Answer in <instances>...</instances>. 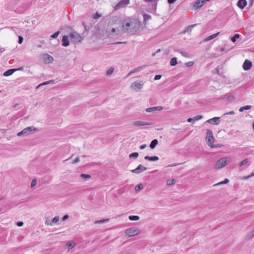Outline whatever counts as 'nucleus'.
Listing matches in <instances>:
<instances>
[{
  "instance_id": "412c9836",
  "label": "nucleus",
  "mask_w": 254,
  "mask_h": 254,
  "mask_svg": "<svg viewBox=\"0 0 254 254\" xmlns=\"http://www.w3.org/2000/svg\"><path fill=\"white\" fill-rule=\"evenodd\" d=\"M219 34H220V32H218V33H216L215 34H212V35L208 36V37H207L205 39L204 41H208L211 40L213 39L214 38H215V37H216Z\"/></svg>"
},
{
  "instance_id": "a878e982",
  "label": "nucleus",
  "mask_w": 254,
  "mask_h": 254,
  "mask_svg": "<svg viewBox=\"0 0 254 254\" xmlns=\"http://www.w3.org/2000/svg\"><path fill=\"white\" fill-rule=\"evenodd\" d=\"M128 219L131 221H136L139 219V217L137 215H130Z\"/></svg>"
},
{
  "instance_id": "cd10ccee",
  "label": "nucleus",
  "mask_w": 254,
  "mask_h": 254,
  "mask_svg": "<svg viewBox=\"0 0 254 254\" xmlns=\"http://www.w3.org/2000/svg\"><path fill=\"white\" fill-rule=\"evenodd\" d=\"M176 51H177L178 52H179V53L181 54V55L185 57H186V58H188L189 57V54L187 53V52H183L182 51H181V50L180 49H178Z\"/></svg>"
},
{
  "instance_id": "a211bd4d",
  "label": "nucleus",
  "mask_w": 254,
  "mask_h": 254,
  "mask_svg": "<svg viewBox=\"0 0 254 254\" xmlns=\"http://www.w3.org/2000/svg\"><path fill=\"white\" fill-rule=\"evenodd\" d=\"M206 142H207V145L211 147H213V145H212V143L214 142V138L213 137V136H211V137H206Z\"/></svg>"
},
{
  "instance_id": "5fc2aeb1",
  "label": "nucleus",
  "mask_w": 254,
  "mask_h": 254,
  "mask_svg": "<svg viewBox=\"0 0 254 254\" xmlns=\"http://www.w3.org/2000/svg\"><path fill=\"white\" fill-rule=\"evenodd\" d=\"M235 113L234 111H230L229 112H226L224 114V116L227 115H234Z\"/></svg>"
},
{
  "instance_id": "5701e85b",
  "label": "nucleus",
  "mask_w": 254,
  "mask_h": 254,
  "mask_svg": "<svg viewBox=\"0 0 254 254\" xmlns=\"http://www.w3.org/2000/svg\"><path fill=\"white\" fill-rule=\"evenodd\" d=\"M143 21L145 23L147 21H148L149 20H150L151 18V16L149 14H146V13L143 14Z\"/></svg>"
},
{
  "instance_id": "f704fd0d",
  "label": "nucleus",
  "mask_w": 254,
  "mask_h": 254,
  "mask_svg": "<svg viewBox=\"0 0 254 254\" xmlns=\"http://www.w3.org/2000/svg\"><path fill=\"white\" fill-rule=\"evenodd\" d=\"M114 71V67H110L106 71V74L107 75H110Z\"/></svg>"
},
{
  "instance_id": "37998d69",
  "label": "nucleus",
  "mask_w": 254,
  "mask_h": 254,
  "mask_svg": "<svg viewBox=\"0 0 254 254\" xmlns=\"http://www.w3.org/2000/svg\"><path fill=\"white\" fill-rule=\"evenodd\" d=\"M202 118H203V116H201V115H198V116H196L194 117L193 118L194 122L201 119Z\"/></svg>"
},
{
  "instance_id": "13d9d810",
  "label": "nucleus",
  "mask_w": 254,
  "mask_h": 254,
  "mask_svg": "<svg viewBox=\"0 0 254 254\" xmlns=\"http://www.w3.org/2000/svg\"><path fill=\"white\" fill-rule=\"evenodd\" d=\"M79 161V157H76L72 162L73 164L76 163Z\"/></svg>"
},
{
  "instance_id": "39448f33",
  "label": "nucleus",
  "mask_w": 254,
  "mask_h": 254,
  "mask_svg": "<svg viewBox=\"0 0 254 254\" xmlns=\"http://www.w3.org/2000/svg\"><path fill=\"white\" fill-rule=\"evenodd\" d=\"M143 85V82L142 81H140V82L134 81L131 84L130 87L133 90L138 92L142 89Z\"/></svg>"
},
{
  "instance_id": "bb28decb",
  "label": "nucleus",
  "mask_w": 254,
  "mask_h": 254,
  "mask_svg": "<svg viewBox=\"0 0 254 254\" xmlns=\"http://www.w3.org/2000/svg\"><path fill=\"white\" fill-rule=\"evenodd\" d=\"M229 182V179H228L227 178H225L224 181H221L219 183H218L215 184L214 185V186L222 185V184H227Z\"/></svg>"
},
{
  "instance_id": "f3484780",
  "label": "nucleus",
  "mask_w": 254,
  "mask_h": 254,
  "mask_svg": "<svg viewBox=\"0 0 254 254\" xmlns=\"http://www.w3.org/2000/svg\"><path fill=\"white\" fill-rule=\"evenodd\" d=\"M15 71H16L15 68L9 69L4 72L3 75L4 76H8L12 75Z\"/></svg>"
},
{
  "instance_id": "bf43d9fd",
  "label": "nucleus",
  "mask_w": 254,
  "mask_h": 254,
  "mask_svg": "<svg viewBox=\"0 0 254 254\" xmlns=\"http://www.w3.org/2000/svg\"><path fill=\"white\" fill-rule=\"evenodd\" d=\"M227 100H231L232 99H234V95H229L228 97H227Z\"/></svg>"
},
{
  "instance_id": "9d476101",
  "label": "nucleus",
  "mask_w": 254,
  "mask_h": 254,
  "mask_svg": "<svg viewBox=\"0 0 254 254\" xmlns=\"http://www.w3.org/2000/svg\"><path fill=\"white\" fill-rule=\"evenodd\" d=\"M252 67V63L249 60H245L243 65V67L245 70H248Z\"/></svg>"
},
{
  "instance_id": "393cba45",
  "label": "nucleus",
  "mask_w": 254,
  "mask_h": 254,
  "mask_svg": "<svg viewBox=\"0 0 254 254\" xmlns=\"http://www.w3.org/2000/svg\"><path fill=\"white\" fill-rule=\"evenodd\" d=\"M170 64L171 66H175L177 64V59L174 57L171 59Z\"/></svg>"
},
{
  "instance_id": "dca6fc26",
  "label": "nucleus",
  "mask_w": 254,
  "mask_h": 254,
  "mask_svg": "<svg viewBox=\"0 0 254 254\" xmlns=\"http://www.w3.org/2000/svg\"><path fill=\"white\" fill-rule=\"evenodd\" d=\"M247 4L246 0H239L237 2V6L241 9H243Z\"/></svg>"
},
{
  "instance_id": "c85d7f7f",
  "label": "nucleus",
  "mask_w": 254,
  "mask_h": 254,
  "mask_svg": "<svg viewBox=\"0 0 254 254\" xmlns=\"http://www.w3.org/2000/svg\"><path fill=\"white\" fill-rule=\"evenodd\" d=\"M240 36L239 34H236L233 37H232L231 40L233 42H235L237 39L240 38Z\"/></svg>"
},
{
  "instance_id": "a18cd8bd",
  "label": "nucleus",
  "mask_w": 254,
  "mask_h": 254,
  "mask_svg": "<svg viewBox=\"0 0 254 254\" xmlns=\"http://www.w3.org/2000/svg\"><path fill=\"white\" fill-rule=\"evenodd\" d=\"M101 16V15L100 14H99L98 12H96L94 14L93 17L94 19H99Z\"/></svg>"
},
{
  "instance_id": "338daca9",
  "label": "nucleus",
  "mask_w": 254,
  "mask_h": 254,
  "mask_svg": "<svg viewBox=\"0 0 254 254\" xmlns=\"http://www.w3.org/2000/svg\"><path fill=\"white\" fill-rule=\"evenodd\" d=\"M116 28H112V29L111 30V32H112V33H114L116 32Z\"/></svg>"
},
{
  "instance_id": "1a4fd4ad",
  "label": "nucleus",
  "mask_w": 254,
  "mask_h": 254,
  "mask_svg": "<svg viewBox=\"0 0 254 254\" xmlns=\"http://www.w3.org/2000/svg\"><path fill=\"white\" fill-rule=\"evenodd\" d=\"M129 3V0H122L115 6V9L117 10L121 7H125Z\"/></svg>"
},
{
  "instance_id": "ddd939ff",
  "label": "nucleus",
  "mask_w": 254,
  "mask_h": 254,
  "mask_svg": "<svg viewBox=\"0 0 254 254\" xmlns=\"http://www.w3.org/2000/svg\"><path fill=\"white\" fill-rule=\"evenodd\" d=\"M43 58L45 62L47 63L50 64L54 61L53 58L48 54H45L43 56Z\"/></svg>"
},
{
  "instance_id": "20e7f679",
  "label": "nucleus",
  "mask_w": 254,
  "mask_h": 254,
  "mask_svg": "<svg viewBox=\"0 0 254 254\" xmlns=\"http://www.w3.org/2000/svg\"><path fill=\"white\" fill-rule=\"evenodd\" d=\"M227 158L222 157L219 159L216 163L215 168L216 169H221L224 167L228 163Z\"/></svg>"
},
{
  "instance_id": "2f4dec72",
  "label": "nucleus",
  "mask_w": 254,
  "mask_h": 254,
  "mask_svg": "<svg viewBox=\"0 0 254 254\" xmlns=\"http://www.w3.org/2000/svg\"><path fill=\"white\" fill-rule=\"evenodd\" d=\"M143 188V185L142 184H140L135 187V190L136 191H138L139 190H142Z\"/></svg>"
},
{
  "instance_id": "6ab92c4d",
  "label": "nucleus",
  "mask_w": 254,
  "mask_h": 254,
  "mask_svg": "<svg viewBox=\"0 0 254 254\" xmlns=\"http://www.w3.org/2000/svg\"><path fill=\"white\" fill-rule=\"evenodd\" d=\"M144 159L150 161H156L159 160V157L156 156H146L144 157Z\"/></svg>"
},
{
  "instance_id": "09e8293b",
  "label": "nucleus",
  "mask_w": 254,
  "mask_h": 254,
  "mask_svg": "<svg viewBox=\"0 0 254 254\" xmlns=\"http://www.w3.org/2000/svg\"><path fill=\"white\" fill-rule=\"evenodd\" d=\"M23 41V38L22 36H18V43L21 44Z\"/></svg>"
},
{
  "instance_id": "58836bf2",
  "label": "nucleus",
  "mask_w": 254,
  "mask_h": 254,
  "mask_svg": "<svg viewBox=\"0 0 254 254\" xmlns=\"http://www.w3.org/2000/svg\"><path fill=\"white\" fill-rule=\"evenodd\" d=\"M80 177L85 179H87L91 178V176L88 174H81L80 175Z\"/></svg>"
},
{
  "instance_id": "ea45409f",
  "label": "nucleus",
  "mask_w": 254,
  "mask_h": 254,
  "mask_svg": "<svg viewBox=\"0 0 254 254\" xmlns=\"http://www.w3.org/2000/svg\"><path fill=\"white\" fill-rule=\"evenodd\" d=\"M248 162V159H244V160L242 161L240 164H239V166L240 167H241L245 164H246Z\"/></svg>"
},
{
  "instance_id": "9b49d317",
  "label": "nucleus",
  "mask_w": 254,
  "mask_h": 254,
  "mask_svg": "<svg viewBox=\"0 0 254 254\" xmlns=\"http://www.w3.org/2000/svg\"><path fill=\"white\" fill-rule=\"evenodd\" d=\"M146 169V167L142 166L141 164H139L136 168L132 170L131 172L133 173L139 174L142 171H145Z\"/></svg>"
},
{
  "instance_id": "72a5a7b5",
  "label": "nucleus",
  "mask_w": 254,
  "mask_h": 254,
  "mask_svg": "<svg viewBox=\"0 0 254 254\" xmlns=\"http://www.w3.org/2000/svg\"><path fill=\"white\" fill-rule=\"evenodd\" d=\"M142 68V66H140V67H138L135 69H134L133 70L130 71L128 74V76L130 75L131 74H132V73L133 72H136V71H139Z\"/></svg>"
},
{
  "instance_id": "6e6d98bb",
  "label": "nucleus",
  "mask_w": 254,
  "mask_h": 254,
  "mask_svg": "<svg viewBox=\"0 0 254 254\" xmlns=\"http://www.w3.org/2000/svg\"><path fill=\"white\" fill-rule=\"evenodd\" d=\"M68 217H69L68 215H67V214H65V215H64L63 216V218H62V220H63V221H65V220H66V219H67Z\"/></svg>"
},
{
  "instance_id": "473e14b6",
  "label": "nucleus",
  "mask_w": 254,
  "mask_h": 254,
  "mask_svg": "<svg viewBox=\"0 0 254 254\" xmlns=\"http://www.w3.org/2000/svg\"><path fill=\"white\" fill-rule=\"evenodd\" d=\"M176 183V180L174 179H173L172 180H168L167 181V185L168 186H171L172 185Z\"/></svg>"
},
{
  "instance_id": "b1692460",
  "label": "nucleus",
  "mask_w": 254,
  "mask_h": 254,
  "mask_svg": "<svg viewBox=\"0 0 254 254\" xmlns=\"http://www.w3.org/2000/svg\"><path fill=\"white\" fill-rule=\"evenodd\" d=\"M197 25V24H192V25H190L189 26H188L186 29L184 31V33H186V32H188L189 31H191L192 29L196 25Z\"/></svg>"
},
{
  "instance_id": "a19ab883",
  "label": "nucleus",
  "mask_w": 254,
  "mask_h": 254,
  "mask_svg": "<svg viewBox=\"0 0 254 254\" xmlns=\"http://www.w3.org/2000/svg\"><path fill=\"white\" fill-rule=\"evenodd\" d=\"M60 31H57L55 33H54L53 34H52L51 36V37L53 39H55L56 38L58 35H59L60 34Z\"/></svg>"
},
{
  "instance_id": "3c124183",
  "label": "nucleus",
  "mask_w": 254,
  "mask_h": 254,
  "mask_svg": "<svg viewBox=\"0 0 254 254\" xmlns=\"http://www.w3.org/2000/svg\"><path fill=\"white\" fill-rule=\"evenodd\" d=\"M162 77V75L161 74H157L154 76V80H159Z\"/></svg>"
},
{
  "instance_id": "de8ad7c7",
  "label": "nucleus",
  "mask_w": 254,
  "mask_h": 254,
  "mask_svg": "<svg viewBox=\"0 0 254 254\" xmlns=\"http://www.w3.org/2000/svg\"><path fill=\"white\" fill-rule=\"evenodd\" d=\"M68 248L69 249H71L72 248H73L75 246V244L74 243H71V242H68L67 244Z\"/></svg>"
},
{
  "instance_id": "4c0bfd02",
  "label": "nucleus",
  "mask_w": 254,
  "mask_h": 254,
  "mask_svg": "<svg viewBox=\"0 0 254 254\" xmlns=\"http://www.w3.org/2000/svg\"><path fill=\"white\" fill-rule=\"evenodd\" d=\"M59 221V217L58 216H56L55 217H54L52 220V223H55L58 222Z\"/></svg>"
},
{
  "instance_id": "4468645a",
  "label": "nucleus",
  "mask_w": 254,
  "mask_h": 254,
  "mask_svg": "<svg viewBox=\"0 0 254 254\" xmlns=\"http://www.w3.org/2000/svg\"><path fill=\"white\" fill-rule=\"evenodd\" d=\"M205 3L203 0H197L195 2L193 6L195 9H199L204 5Z\"/></svg>"
},
{
  "instance_id": "c756f323",
  "label": "nucleus",
  "mask_w": 254,
  "mask_h": 254,
  "mask_svg": "<svg viewBox=\"0 0 254 254\" xmlns=\"http://www.w3.org/2000/svg\"><path fill=\"white\" fill-rule=\"evenodd\" d=\"M110 220L109 218H107V219H101L100 220H97L95 222V223L96 224H98V223H103L104 222H108Z\"/></svg>"
},
{
  "instance_id": "4be33fe9",
  "label": "nucleus",
  "mask_w": 254,
  "mask_h": 254,
  "mask_svg": "<svg viewBox=\"0 0 254 254\" xmlns=\"http://www.w3.org/2000/svg\"><path fill=\"white\" fill-rule=\"evenodd\" d=\"M252 108V106L251 105H246L243 107H241L239 109V111L240 112H243L244 110H250Z\"/></svg>"
},
{
  "instance_id": "c03bdc74",
  "label": "nucleus",
  "mask_w": 254,
  "mask_h": 254,
  "mask_svg": "<svg viewBox=\"0 0 254 254\" xmlns=\"http://www.w3.org/2000/svg\"><path fill=\"white\" fill-rule=\"evenodd\" d=\"M47 84H49V82H48V81H45V82H44L40 84H39L36 88L38 89V88H39L40 87H41L42 86H43V85H47Z\"/></svg>"
},
{
  "instance_id": "774afa93",
  "label": "nucleus",
  "mask_w": 254,
  "mask_h": 254,
  "mask_svg": "<svg viewBox=\"0 0 254 254\" xmlns=\"http://www.w3.org/2000/svg\"><path fill=\"white\" fill-rule=\"evenodd\" d=\"M23 68V66H21V67H19V68H17L16 69V70H22Z\"/></svg>"
},
{
  "instance_id": "e433bc0d",
  "label": "nucleus",
  "mask_w": 254,
  "mask_h": 254,
  "mask_svg": "<svg viewBox=\"0 0 254 254\" xmlns=\"http://www.w3.org/2000/svg\"><path fill=\"white\" fill-rule=\"evenodd\" d=\"M138 156V153L137 152H133L130 153L129 155L130 158H137Z\"/></svg>"
},
{
  "instance_id": "c9c22d12",
  "label": "nucleus",
  "mask_w": 254,
  "mask_h": 254,
  "mask_svg": "<svg viewBox=\"0 0 254 254\" xmlns=\"http://www.w3.org/2000/svg\"><path fill=\"white\" fill-rule=\"evenodd\" d=\"M211 136H213L212 131L209 129H206V137H211Z\"/></svg>"
},
{
  "instance_id": "603ef678",
  "label": "nucleus",
  "mask_w": 254,
  "mask_h": 254,
  "mask_svg": "<svg viewBox=\"0 0 254 254\" xmlns=\"http://www.w3.org/2000/svg\"><path fill=\"white\" fill-rule=\"evenodd\" d=\"M254 236V230L251 232L248 236L247 237L251 238Z\"/></svg>"
},
{
  "instance_id": "aec40b11",
  "label": "nucleus",
  "mask_w": 254,
  "mask_h": 254,
  "mask_svg": "<svg viewBox=\"0 0 254 254\" xmlns=\"http://www.w3.org/2000/svg\"><path fill=\"white\" fill-rule=\"evenodd\" d=\"M158 141L157 139H154L151 142L149 147L151 149H153L155 148L156 146L158 144Z\"/></svg>"
},
{
  "instance_id": "052dcab7",
  "label": "nucleus",
  "mask_w": 254,
  "mask_h": 254,
  "mask_svg": "<svg viewBox=\"0 0 254 254\" xmlns=\"http://www.w3.org/2000/svg\"><path fill=\"white\" fill-rule=\"evenodd\" d=\"M146 147V144H144L140 146L139 148L141 150L144 149Z\"/></svg>"
},
{
  "instance_id": "79ce46f5",
  "label": "nucleus",
  "mask_w": 254,
  "mask_h": 254,
  "mask_svg": "<svg viewBox=\"0 0 254 254\" xmlns=\"http://www.w3.org/2000/svg\"><path fill=\"white\" fill-rule=\"evenodd\" d=\"M37 180L36 179H33L31 183V187H33L37 185Z\"/></svg>"
},
{
  "instance_id": "7c9ffc66",
  "label": "nucleus",
  "mask_w": 254,
  "mask_h": 254,
  "mask_svg": "<svg viewBox=\"0 0 254 254\" xmlns=\"http://www.w3.org/2000/svg\"><path fill=\"white\" fill-rule=\"evenodd\" d=\"M156 109L157 108H155V107L148 108L145 109V111L148 113L153 112L156 111Z\"/></svg>"
},
{
  "instance_id": "0eeeda50",
  "label": "nucleus",
  "mask_w": 254,
  "mask_h": 254,
  "mask_svg": "<svg viewBox=\"0 0 254 254\" xmlns=\"http://www.w3.org/2000/svg\"><path fill=\"white\" fill-rule=\"evenodd\" d=\"M132 125L135 127H139L141 126L153 125L154 123L153 122H146L142 121H137L134 122Z\"/></svg>"
},
{
  "instance_id": "f03ea898",
  "label": "nucleus",
  "mask_w": 254,
  "mask_h": 254,
  "mask_svg": "<svg viewBox=\"0 0 254 254\" xmlns=\"http://www.w3.org/2000/svg\"><path fill=\"white\" fill-rule=\"evenodd\" d=\"M69 37L71 42L76 43L81 42L83 38L76 32L74 31L69 34Z\"/></svg>"
},
{
  "instance_id": "0e129e2a",
  "label": "nucleus",
  "mask_w": 254,
  "mask_h": 254,
  "mask_svg": "<svg viewBox=\"0 0 254 254\" xmlns=\"http://www.w3.org/2000/svg\"><path fill=\"white\" fill-rule=\"evenodd\" d=\"M192 121H193L194 122V119H193V118H189L187 119V122H189V123H190Z\"/></svg>"
},
{
  "instance_id": "69168bd1",
  "label": "nucleus",
  "mask_w": 254,
  "mask_h": 254,
  "mask_svg": "<svg viewBox=\"0 0 254 254\" xmlns=\"http://www.w3.org/2000/svg\"><path fill=\"white\" fill-rule=\"evenodd\" d=\"M48 82H49V84H50V83H55V80H50L48 81Z\"/></svg>"
},
{
  "instance_id": "e2e57ef3",
  "label": "nucleus",
  "mask_w": 254,
  "mask_h": 254,
  "mask_svg": "<svg viewBox=\"0 0 254 254\" xmlns=\"http://www.w3.org/2000/svg\"><path fill=\"white\" fill-rule=\"evenodd\" d=\"M155 108H157L156 111H161L163 109V108L161 106L155 107Z\"/></svg>"
},
{
  "instance_id": "4d7b16f0",
  "label": "nucleus",
  "mask_w": 254,
  "mask_h": 254,
  "mask_svg": "<svg viewBox=\"0 0 254 254\" xmlns=\"http://www.w3.org/2000/svg\"><path fill=\"white\" fill-rule=\"evenodd\" d=\"M46 224L48 225H52L51 220L50 221V219H47L46 221Z\"/></svg>"
},
{
  "instance_id": "680f3d73",
  "label": "nucleus",
  "mask_w": 254,
  "mask_h": 254,
  "mask_svg": "<svg viewBox=\"0 0 254 254\" xmlns=\"http://www.w3.org/2000/svg\"><path fill=\"white\" fill-rule=\"evenodd\" d=\"M177 0H167V2L169 3V4H172L173 3H174Z\"/></svg>"
},
{
  "instance_id": "f257e3e1",
  "label": "nucleus",
  "mask_w": 254,
  "mask_h": 254,
  "mask_svg": "<svg viewBox=\"0 0 254 254\" xmlns=\"http://www.w3.org/2000/svg\"><path fill=\"white\" fill-rule=\"evenodd\" d=\"M123 30L124 32L129 34H133V31L132 30V22L125 20L123 24Z\"/></svg>"
},
{
  "instance_id": "6e6552de",
  "label": "nucleus",
  "mask_w": 254,
  "mask_h": 254,
  "mask_svg": "<svg viewBox=\"0 0 254 254\" xmlns=\"http://www.w3.org/2000/svg\"><path fill=\"white\" fill-rule=\"evenodd\" d=\"M141 26V23L138 20H134L132 22V30L133 31V34L139 30Z\"/></svg>"
},
{
  "instance_id": "864d4df0",
  "label": "nucleus",
  "mask_w": 254,
  "mask_h": 254,
  "mask_svg": "<svg viewBox=\"0 0 254 254\" xmlns=\"http://www.w3.org/2000/svg\"><path fill=\"white\" fill-rule=\"evenodd\" d=\"M16 225L18 227H21L23 225V222L22 221H18L16 223Z\"/></svg>"
},
{
  "instance_id": "2eb2a0df",
  "label": "nucleus",
  "mask_w": 254,
  "mask_h": 254,
  "mask_svg": "<svg viewBox=\"0 0 254 254\" xmlns=\"http://www.w3.org/2000/svg\"><path fill=\"white\" fill-rule=\"evenodd\" d=\"M62 45L64 47H67L69 45L68 37L66 35H64L62 38Z\"/></svg>"
},
{
  "instance_id": "8fccbe9b",
  "label": "nucleus",
  "mask_w": 254,
  "mask_h": 254,
  "mask_svg": "<svg viewBox=\"0 0 254 254\" xmlns=\"http://www.w3.org/2000/svg\"><path fill=\"white\" fill-rule=\"evenodd\" d=\"M82 25H83L84 27V30L85 31H88L90 29V27L89 26H87V25H86L85 24V23L84 22H83L82 23Z\"/></svg>"
},
{
  "instance_id": "7ed1b4c3",
  "label": "nucleus",
  "mask_w": 254,
  "mask_h": 254,
  "mask_svg": "<svg viewBox=\"0 0 254 254\" xmlns=\"http://www.w3.org/2000/svg\"><path fill=\"white\" fill-rule=\"evenodd\" d=\"M37 129L33 126L27 127L21 131L17 133V135L18 136H21L22 135H25L30 134L32 131L37 130Z\"/></svg>"
},
{
  "instance_id": "49530a36",
  "label": "nucleus",
  "mask_w": 254,
  "mask_h": 254,
  "mask_svg": "<svg viewBox=\"0 0 254 254\" xmlns=\"http://www.w3.org/2000/svg\"><path fill=\"white\" fill-rule=\"evenodd\" d=\"M193 64H194L193 62H189L186 63L185 64V65L186 66L189 67V66H191L193 65Z\"/></svg>"
},
{
  "instance_id": "423d86ee",
  "label": "nucleus",
  "mask_w": 254,
  "mask_h": 254,
  "mask_svg": "<svg viewBox=\"0 0 254 254\" xmlns=\"http://www.w3.org/2000/svg\"><path fill=\"white\" fill-rule=\"evenodd\" d=\"M139 233V231L135 228H131L129 229H127L125 231V234L127 236L129 237L134 236L138 235Z\"/></svg>"
},
{
  "instance_id": "f8f14e48",
  "label": "nucleus",
  "mask_w": 254,
  "mask_h": 254,
  "mask_svg": "<svg viewBox=\"0 0 254 254\" xmlns=\"http://www.w3.org/2000/svg\"><path fill=\"white\" fill-rule=\"evenodd\" d=\"M206 122L211 125H218L220 123V117H214L208 120Z\"/></svg>"
}]
</instances>
